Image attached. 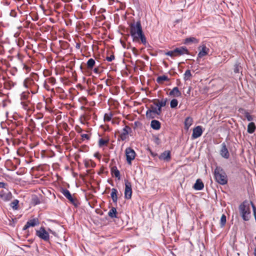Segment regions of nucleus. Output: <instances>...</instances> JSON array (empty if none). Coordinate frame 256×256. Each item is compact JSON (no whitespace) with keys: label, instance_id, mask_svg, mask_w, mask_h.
Masks as SVG:
<instances>
[{"label":"nucleus","instance_id":"f257e3e1","mask_svg":"<svg viewBox=\"0 0 256 256\" xmlns=\"http://www.w3.org/2000/svg\"><path fill=\"white\" fill-rule=\"evenodd\" d=\"M130 34L132 38V41L136 42H141L146 47H150L147 42L146 38L142 31L140 20L136 22H134L129 24Z\"/></svg>","mask_w":256,"mask_h":256},{"label":"nucleus","instance_id":"f03ea898","mask_svg":"<svg viewBox=\"0 0 256 256\" xmlns=\"http://www.w3.org/2000/svg\"><path fill=\"white\" fill-rule=\"evenodd\" d=\"M214 176L216 181L222 185H224L228 182L227 176L220 166H217L214 171Z\"/></svg>","mask_w":256,"mask_h":256},{"label":"nucleus","instance_id":"7ed1b4c3","mask_svg":"<svg viewBox=\"0 0 256 256\" xmlns=\"http://www.w3.org/2000/svg\"><path fill=\"white\" fill-rule=\"evenodd\" d=\"M240 214L242 220L248 221L250 218V204L247 200L244 201L238 206Z\"/></svg>","mask_w":256,"mask_h":256},{"label":"nucleus","instance_id":"20e7f679","mask_svg":"<svg viewBox=\"0 0 256 256\" xmlns=\"http://www.w3.org/2000/svg\"><path fill=\"white\" fill-rule=\"evenodd\" d=\"M61 193L75 206H78V202L76 198H74L70 191L66 188H62L60 190Z\"/></svg>","mask_w":256,"mask_h":256},{"label":"nucleus","instance_id":"39448f33","mask_svg":"<svg viewBox=\"0 0 256 256\" xmlns=\"http://www.w3.org/2000/svg\"><path fill=\"white\" fill-rule=\"evenodd\" d=\"M36 235L45 242H48L50 240L49 234L44 227H40L39 230H37Z\"/></svg>","mask_w":256,"mask_h":256},{"label":"nucleus","instance_id":"423d86ee","mask_svg":"<svg viewBox=\"0 0 256 256\" xmlns=\"http://www.w3.org/2000/svg\"><path fill=\"white\" fill-rule=\"evenodd\" d=\"M125 152L127 162L129 164H131L132 161L134 159L136 156L135 151L131 148H128L126 149Z\"/></svg>","mask_w":256,"mask_h":256},{"label":"nucleus","instance_id":"0eeeda50","mask_svg":"<svg viewBox=\"0 0 256 256\" xmlns=\"http://www.w3.org/2000/svg\"><path fill=\"white\" fill-rule=\"evenodd\" d=\"M132 188L130 182L128 180L125 182L124 198L130 200L132 198Z\"/></svg>","mask_w":256,"mask_h":256},{"label":"nucleus","instance_id":"6e6552de","mask_svg":"<svg viewBox=\"0 0 256 256\" xmlns=\"http://www.w3.org/2000/svg\"><path fill=\"white\" fill-rule=\"evenodd\" d=\"M157 106L154 104L150 106V108H148L146 114V117L150 119H153L156 118V110Z\"/></svg>","mask_w":256,"mask_h":256},{"label":"nucleus","instance_id":"1a4fd4ad","mask_svg":"<svg viewBox=\"0 0 256 256\" xmlns=\"http://www.w3.org/2000/svg\"><path fill=\"white\" fill-rule=\"evenodd\" d=\"M0 198L4 202L10 200L12 198V194L11 192H6L4 190L0 192Z\"/></svg>","mask_w":256,"mask_h":256},{"label":"nucleus","instance_id":"9d476101","mask_svg":"<svg viewBox=\"0 0 256 256\" xmlns=\"http://www.w3.org/2000/svg\"><path fill=\"white\" fill-rule=\"evenodd\" d=\"M202 127L200 126H197L194 128L192 134V139H196L200 137L202 134Z\"/></svg>","mask_w":256,"mask_h":256},{"label":"nucleus","instance_id":"9b49d317","mask_svg":"<svg viewBox=\"0 0 256 256\" xmlns=\"http://www.w3.org/2000/svg\"><path fill=\"white\" fill-rule=\"evenodd\" d=\"M40 224L39 220L38 218H34L28 220L25 226H24L22 230H26L30 226H35L38 225Z\"/></svg>","mask_w":256,"mask_h":256},{"label":"nucleus","instance_id":"f8f14e48","mask_svg":"<svg viewBox=\"0 0 256 256\" xmlns=\"http://www.w3.org/2000/svg\"><path fill=\"white\" fill-rule=\"evenodd\" d=\"M174 52L175 53V56H178L184 54H188L189 52L187 48L185 46H181L180 48H176L174 49Z\"/></svg>","mask_w":256,"mask_h":256},{"label":"nucleus","instance_id":"ddd939ff","mask_svg":"<svg viewBox=\"0 0 256 256\" xmlns=\"http://www.w3.org/2000/svg\"><path fill=\"white\" fill-rule=\"evenodd\" d=\"M220 153V156L224 158L228 159L230 157L228 150L226 148V144L224 142H223L222 144V147Z\"/></svg>","mask_w":256,"mask_h":256},{"label":"nucleus","instance_id":"4468645a","mask_svg":"<svg viewBox=\"0 0 256 256\" xmlns=\"http://www.w3.org/2000/svg\"><path fill=\"white\" fill-rule=\"evenodd\" d=\"M198 48L200 49V52L198 54V58H202V57L208 54L210 49L208 48H207L206 45L202 44Z\"/></svg>","mask_w":256,"mask_h":256},{"label":"nucleus","instance_id":"2eb2a0df","mask_svg":"<svg viewBox=\"0 0 256 256\" xmlns=\"http://www.w3.org/2000/svg\"><path fill=\"white\" fill-rule=\"evenodd\" d=\"M160 160H164L166 162H170L171 159L170 152V150H166L158 156Z\"/></svg>","mask_w":256,"mask_h":256},{"label":"nucleus","instance_id":"dca6fc26","mask_svg":"<svg viewBox=\"0 0 256 256\" xmlns=\"http://www.w3.org/2000/svg\"><path fill=\"white\" fill-rule=\"evenodd\" d=\"M131 130L130 126H126L122 130V132L120 134V137L122 140H124L127 138V136L129 133V130Z\"/></svg>","mask_w":256,"mask_h":256},{"label":"nucleus","instance_id":"f3484780","mask_svg":"<svg viewBox=\"0 0 256 256\" xmlns=\"http://www.w3.org/2000/svg\"><path fill=\"white\" fill-rule=\"evenodd\" d=\"M152 102L156 106H160L162 108L166 106L167 99H162L161 100L158 99H154L152 100Z\"/></svg>","mask_w":256,"mask_h":256},{"label":"nucleus","instance_id":"a211bd4d","mask_svg":"<svg viewBox=\"0 0 256 256\" xmlns=\"http://www.w3.org/2000/svg\"><path fill=\"white\" fill-rule=\"evenodd\" d=\"M204 188V184L200 179H198L193 186V188L197 190H200Z\"/></svg>","mask_w":256,"mask_h":256},{"label":"nucleus","instance_id":"6ab92c4d","mask_svg":"<svg viewBox=\"0 0 256 256\" xmlns=\"http://www.w3.org/2000/svg\"><path fill=\"white\" fill-rule=\"evenodd\" d=\"M160 122L158 120H154L151 121L150 126L154 130H160Z\"/></svg>","mask_w":256,"mask_h":256},{"label":"nucleus","instance_id":"aec40b11","mask_svg":"<svg viewBox=\"0 0 256 256\" xmlns=\"http://www.w3.org/2000/svg\"><path fill=\"white\" fill-rule=\"evenodd\" d=\"M181 92L179 90L178 87H174L170 92V95L175 97H179L181 96Z\"/></svg>","mask_w":256,"mask_h":256},{"label":"nucleus","instance_id":"412c9836","mask_svg":"<svg viewBox=\"0 0 256 256\" xmlns=\"http://www.w3.org/2000/svg\"><path fill=\"white\" fill-rule=\"evenodd\" d=\"M118 190L116 189L113 188L112 189V192L110 194V196L112 198V202L114 203H116L118 201Z\"/></svg>","mask_w":256,"mask_h":256},{"label":"nucleus","instance_id":"4be33fe9","mask_svg":"<svg viewBox=\"0 0 256 256\" xmlns=\"http://www.w3.org/2000/svg\"><path fill=\"white\" fill-rule=\"evenodd\" d=\"M108 216L112 218H117V211L116 208L112 207L108 212Z\"/></svg>","mask_w":256,"mask_h":256},{"label":"nucleus","instance_id":"5701e85b","mask_svg":"<svg viewBox=\"0 0 256 256\" xmlns=\"http://www.w3.org/2000/svg\"><path fill=\"white\" fill-rule=\"evenodd\" d=\"M192 118L190 116L187 117L184 120L185 128L188 130L190 126L192 124Z\"/></svg>","mask_w":256,"mask_h":256},{"label":"nucleus","instance_id":"b1692460","mask_svg":"<svg viewBox=\"0 0 256 256\" xmlns=\"http://www.w3.org/2000/svg\"><path fill=\"white\" fill-rule=\"evenodd\" d=\"M198 42V40L194 37H189L186 38L184 40L185 44H189L190 43L197 44Z\"/></svg>","mask_w":256,"mask_h":256},{"label":"nucleus","instance_id":"393cba45","mask_svg":"<svg viewBox=\"0 0 256 256\" xmlns=\"http://www.w3.org/2000/svg\"><path fill=\"white\" fill-rule=\"evenodd\" d=\"M240 112L244 114L245 118L247 119L248 121L252 120V116L251 115H250V114L246 110L244 109H240Z\"/></svg>","mask_w":256,"mask_h":256},{"label":"nucleus","instance_id":"a878e982","mask_svg":"<svg viewBox=\"0 0 256 256\" xmlns=\"http://www.w3.org/2000/svg\"><path fill=\"white\" fill-rule=\"evenodd\" d=\"M256 130V126L254 122H251L248 126V132L249 134H252Z\"/></svg>","mask_w":256,"mask_h":256},{"label":"nucleus","instance_id":"bb28decb","mask_svg":"<svg viewBox=\"0 0 256 256\" xmlns=\"http://www.w3.org/2000/svg\"><path fill=\"white\" fill-rule=\"evenodd\" d=\"M96 62L93 58H90L86 62L87 68L88 70H92Z\"/></svg>","mask_w":256,"mask_h":256},{"label":"nucleus","instance_id":"cd10ccee","mask_svg":"<svg viewBox=\"0 0 256 256\" xmlns=\"http://www.w3.org/2000/svg\"><path fill=\"white\" fill-rule=\"evenodd\" d=\"M169 78L165 75L159 76L156 78V82L158 84H162L164 81H168Z\"/></svg>","mask_w":256,"mask_h":256},{"label":"nucleus","instance_id":"c85d7f7f","mask_svg":"<svg viewBox=\"0 0 256 256\" xmlns=\"http://www.w3.org/2000/svg\"><path fill=\"white\" fill-rule=\"evenodd\" d=\"M30 93L28 92H24L20 94V100L22 101L29 100H28Z\"/></svg>","mask_w":256,"mask_h":256},{"label":"nucleus","instance_id":"c756f323","mask_svg":"<svg viewBox=\"0 0 256 256\" xmlns=\"http://www.w3.org/2000/svg\"><path fill=\"white\" fill-rule=\"evenodd\" d=\"M112 174L114 175V176L117 178L118 180H120V172L119 170H118L116 166H114L112 168Z\"/></svg>","mask_w":256,"mask_h":256},{"label":"nucleus","instance_id":"7c9ffc66","mask_svg":"<svg viewBox=\"0 0 256 256\" xmlns=\"http://www.w3.org/2000/svg\"><path fill=\"white\" fill-rule=\"evenodd\" d=\"M192 76L190 70H186L184 74V79L185 81L190 80V78Z\"/></svg>","mask_w":256,"mask_h":256},{"label":"nucleus","instance_id":"2f4dec72","mask_svg":"<svg viewBox=\"0 0 256 256\" xmlns=\"http://www.w3.org/2000/svg\"><path fill=\"white\" fill-rule=\"evenodd\" d=\"M34 81L31 78H26L24 82V86L26 88H28L29 87V86L34 84Z\"/></svg>","mask_w":256,"mask_h":256},{"label":"nucleus","instance_id":"473e14b6","mask_svg":"<svg viewBox=\"0 0 256 256\" xmlns=\"http://www.w3.org/2000/svg\"><path fill=\"white\" fill-rule=\"evenodd\" d=\"M30 104V100L21 102V104L23 108L26 110H30V107L29 105Z\"/></svg>","mask_w":256,"mask_h":256},{"label":"nucleus","instance_id":"72a5a7b5","mask_svg":"<svg viewBox=\"0 0 256 256\" xmlns=\"http://www.w3.org/2000/svg\"><path fill=\"white\" fill-rule=\"evenodd\" d=\"M19 201L18 200H14L13 202H12L10 203V206L14 209V210H17L18 209V204Z\"/></svg>","mask_w":256,"mask_h":256},{"label":"nucleus","instance_id":"f704fd0d","mask_svg":"<svg viewBox=\"0 0 256 256\" xmlns=\"http://www.w3.org/2000/svg\"><path fill=\"white\" fill-rule=\"evenodd\" d=\"M226 222V218L224 214H222L220 218V224L221 227H223L225 226Z\"/></svg>","mask_w":256,"mask_h":256},{"label":"nucleus","instance_id":"c9c22d12","mask_svg":"<svg viewBox=\"0 0 256 256\" xmlns=\"http://www.w3.org/2000/svg\"><path fill=\"white\" fill-rule=\"evenodd\" d=\"M178 104V101L176 99H172L170 102V106L171 108H175Z\"/></svg>","mask_w":256,"mask_h":256},{"label":"nucleus","instance_id":"e433bc0d","mask_svg":"<svg viewBox=\"0 0 256 256\" xmlns=\"http://www.w3.org/2000/svg\"><path fill=\"white\" fill-rule=\"evenodd\" d=\"M112 116V114H105L104 116V120L109 122L111 120Z\"/></svg>","mask_w":256,"mask_h":256},{"label":"nucleus","instance_id":"4c0bfd02","mask_svg":"<svg viewBox=\"0 0 256 256\" xmlns=\"http://www.w3.org/2000/svg\"><path fill=\"white\" fill-rule=\"evenodd\" d=\"M108 142V140H104L102 138H100L98 141V146L102 147L103 146L106 144Z\"/></svg>","mask_w":256,"mask_h":256},{"label":"nucleus","instance_id":"58836bf2","mask_svg":"<svg viewBox=\"0 0 256 256\" xmlns=\"http://www.w3.org/2000/svg\"><path fill=\"white\" fill-rule=\"evenodd\" d=\"M32 202L35 205L39 204L40 203V201L36 196L32 197Z\"/></svg>","mask_w":256,"mask_h":256},{"label":"nucleus","instance_id":"ea45409f","mask_svg":"<svg viewBox=\"0 0 256 256\" xmlns=\"http://www.w3.org/2000/svg\"><path fill=\"white\" fill-rule=\"evenodd\" d=\"M241 66H240L239 64H236L234 65V72L235 73H238L240 72V70Z\"/></svg>","mask_w":256,"mask_h":256},{"label":"nucleus","instance_id":"a19ab883","mask_svg":"<svg viewBox=\"0 0 256 256\" xmlns=\"http://www.w3.org/2000/svg\"><path fill=\"white\" fill-rule=\"evenodd\" d=\"M166 55L170 56L171 57H174L175 56V53L174 52V50H170L166 52Z\"/></svg>","mask_w":256,"mask_h":256},{"label":"nucleus","instance_id":"79ce46f5","mask_svg":"<svg viewBox=\"0 0 256 256\" xmlns=\"http://www.w3.org/2000/svg\"><path fill=\"white\" fill-rule=\"evenodd\" d=\"M157 106V108H156V114L160 116V114L162 113V107L160 106Z\"/></svg>","mask_w":256,"mask_h":256},{"label":"nucleus","instance_id":"37998d69","mask_svg":"<svg viewBox=\"0 0 256 256\" xmlns=\"http://www.w3.org/2000/svg\"><path fill=\"white\" fill-rule=\"evenodd\" d=\"M154 142L156 144H159L160 143V140L158 136H154Z\"/></svg>","mask_w":256,"mask_h":256},{"label":"nucleus","instance_id":"c03bdc74","mask_svg":"<svg viewBox=\"0 0 256 256\" xmlns=\"http://www.w3.org/2000/svg\"><path fill=\"white\" fill-rule=\"evenodd\" d=\"M114 59V54L111 55L110 56H107L106 60L108 62H112Z\"/></svg>","mask_w":256,"mask_h":256},{"label":"nucleus","instance_id":"a18cd8bd","mask_svg":"<svg viewBox=\"0 0 256 256\" xmlns=\"http://www.w3.org/2000/svg\"><path fill=\"white\" fill-rule=\"evenodd\" d=\"M81 136L82 138H86V140H89L90 138V136L87 134H81Z\"/></svg>","mask_w":256,"mask_h":256},{"label":"nucleus","instance_id":"49530a36","mask_svg":"<svg viewBox=\"0 0 256 256\" xmlns=\"http://www.w3.org/2000/svg\"><path fill=\"white\" fill-rule=\"evenodd\" d=\"M6 186H7V184L4 182H0V188H5Z\"/></svg>","mask_w":256,"mask_h":256},{"label":"nucleus","instance_id":"de8ad7c7","mask_svg":"<svg viewBox=\"0 0 256 256\" xmlns=\"http://www.w3.org/2000/svg\"><path fill=\"white\" fill-rule=\"evenodd\" d=\"M132 51L133 53H134L136 56H137V55H138V54H137V52H138V50H137V49H136V48L133 47V48H132Z\"/></svg>","mask_w":256,"mask_h":256},{"label":"nucleus","instance_id":"09e8293b","mask_svg":"<svg viewBox=\"0 0 256 256\" xmlns=\"http://www.w3.org/2000/svg\"><path fill=\"white\" fill-rule=\"evenodd\" d=\"M94 72L95 73V74H100V70H99V68H96L94 69Z\"/></svg>","mask_w":256,"mask_h":256},{"label":"nucleus","instance_id":"8fccbe9b","mask_svg":"<svg viewBox=\"0 0 256 256\" xmlns=\"http://www.w3.org/2000/svg\"><path fill=\"white\" fill-rule=\"evenodd\" d=\"M76 130L78 133H81L82 131V130L79 127Z\"/></svg>","mask_w":256,"mask_h":256},{"label":"nucleus","instance_id":"3c124183","mask_svg":"<svg viewBox=\"0 0 256 256\" xmlns=\"http://www.w3.org/2000/svg\"><path fill=\"white\" fill-rule=\"evenodd\" d=\"M55 80H56L54 78H50V82H53Z\"/></svg>","mask_w":256,"mask_h":256},{"label":"nucleus","instance_id":"603ef678","mask_svg":"<svg viewBox=\"0 0 256 256\" xmlns=\"http://www.w3.org/2000/svg\"><path fill=\"white\" fill-rule=\"evenodd\" d=\"M48 231L51 232L52 234H56V232H53L52 230H51L50 229H48Z\"/></svg>","mask_w":256,"mask_h":256},{"label":"nucleus","instance_id":"864d4df0","mask_svg":"<svg viewBox=\"0 0 256 256\" xmlns=\"http://www.w3.org/2000/svg\"><path fill=\"white\" fill-rule=\"evenodd\" d=\"M254 256H256V246L255 247L254 250Z\"/></svg>","mask_w":256,"mask_h":256},{"label":"nucleus","instance_id":"5fc2aeb1","mask_svg":"<svg viewBox=\"0 0 256 256\" xmlns=\"http://www.w3.org/2000/svg\"><path fill=\"white\" fill-rule=\"evenodd\" d=\"M85 166H86V167L88 166L87 164H85Z\"/></svg>","mask_w":256,"mask_h":256},{"label":"nucleus","instance_id":"6e6d98bb","mask_svg":"<svg viewBox=\"0 0 256 256\" xmlns=\"http://www.w3.org/2000/svg\"><path fill=\"white\" fill-rule=\"evenodd\" d=\"M1 160V158L0 157V160Z\"/></svg>","mask_w":256,"mask_h":256},{"label":"nucleus","instance_id":"4d7b16f0","mask_svg":"<svg viewBox=\"0 0 256 256\" xmlns=\"http://www.w3.org/2000/svg\"><path fill=\"white\" fill-rule=\"evenodd\" d=\"M200 256H202L200 255Z\"/></svg>","mask_w":256,"mask_h":256}]
</instances>
